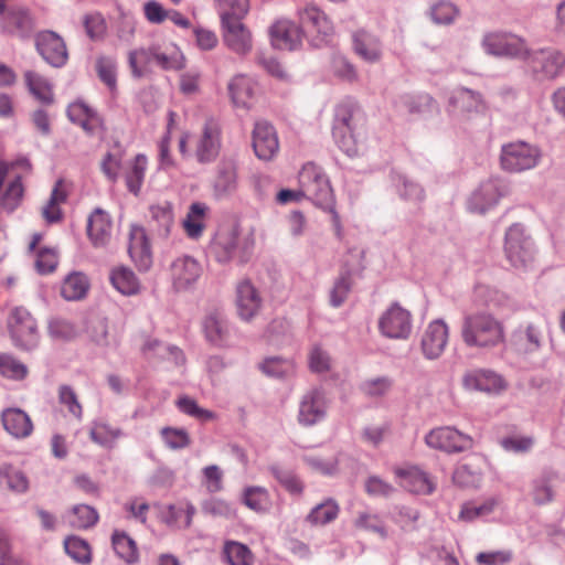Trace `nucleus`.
I'll return each instance as SVG.
<instances>
[{
	"label": "nucleus",
	"mask_w": 565,
	"mask_h": 565,
	"mask_svg": "<svg viewBox=\"0 0 565 565\" xmlns=\"http://www.w3.org/2000/svg\"><path fill=\"white\" fill-rule=\"evenodd\" d=\"M301 195L310 200L315 205L329 211L338 238L342 236L340 216L334 210V195L328 175L319 166L307 162L298 177Z\"/></svg>",
	"instance_id": "f257e3e1"
},
{
	"label": "nucleus",
	"mask_w": 565,
	"mask_h": 565,
	"mask_svg": "<svg viewBox=\"0 0 565 565\" xmlns=\"http://www.w3.org/2000/svg\"><path fill=\"white\" fill-rule=\"evenodd\" d=\"M460 334L467 347L481 350L494 349L505 341L502 321L483 311L466 315L462 319Z\"/></svg>",
	"instance_id": "f03ea898"
},
{
	"label": "nucleus",
	"mask_w": 565,
	"mask_h": 565,
	"mask_svg": "<svg viewBox=\"0 0 565 565\" xmlns=\"http://www.w3.org/2000/svg\"><path fill=\"white\" fill-rule=\"evenodd\" d=\"M299 29L312 47L328 44L334 33L333 24L326 13L313 3H305L297 10Z\"/></svg>",
	"instance_id": "7ed1b4c3"
},
{
	"label": "nucleus",
	"mask_w": 565,
	"mask_h": 565,
	"mask_svg": "<svg viewBox=\"0 0 565 565\" xmlns=\"http://www.w3.org/2000/svg\"><path fill=\"white\" fill-rule=\"evenodd\" d=\"M504 253L510 264L519 270L530 269L535 260V245L525 227L512 224L505 232Z\"/></svg>",
	"instance_id": "20e7f679"
},
{
	"label": "nucleus",
	"mask_w": 565,
	"mask_h": 565,
	"mask_svg": "<svg viewBox=\"0 0 565 565\" xmlns=\"http://www.w3.org/2000/svg\"><path fill=\"white\" fill-rule=\"evenodd\" d=\"M358 116L359 111L352 104L343 103L335 108L332 136L339 148L350 157L355 156L359 151Z\"/></svg>",
	"instance_id": "39448f33"
},
{
	"label": "nucleus",
	"mask_w": 565,
	"mask_h": 565,
	"mask_svg": "<svg viewBox=\"0 0 565 565\" xmlns=\"http://www.w3.org/2000/svg\"><path fill=\"white\" fill-rule=\"evenodd\" d=\"M542 153L539 147L525 141H513L501 147V168L508 172H523L535 168Z\"/></svg>",
	"instance_id": "423d86ee"
},
{
	"label": "nucleus",
	"mask_w": 565,
	"mask_h": 565,
	"mask_svg": "<svg viewBox=\"0 0 565 565\" xmlns=\"http://www.w3.org/2000/svg\"><path fill=\"white\" fill-rule=\"evenodd\" d=\"M481 46L488 55L522 61L527 52L526 41L513 33L489 32L483 35Z\"/></svg>",
	"instance_id": "0eeeda50"
},
{
	"label": "nucleus",
	"mask_w": 565,
	"mask_h": 565,
	"mask_svg": "<svg viewBox=\"0 0 565 565\" xmlns=\"http://www.w3.org/2000/svg\"><path fill=\"white\" fill-rule=\"evenodd\" d=\"M522 62L539 78L552 79L562 73L565 66V56L561 51L552 47L531 50L527 46Z\"/></svg>",
	"instance_id": "6e6552de"
},
{
	"label": "nucleus",
	"mask_w": 565,
	"mask_h": 565,
	"mask_svg": "<svg viewBox=\"0 0 565 565\" xmlns=\"http://www.w3.org/2000/svg\"><path fill=\"white\" fill-rule=\"evenodd\" d=\"M331 399L322 387H311L306 391L300 399L297 414L299 425L311 427L327 418Z\"/></svg>",
	"instance_id": "1a4fd4ad"
},
{
	"label": "nucleus",
	"mask_w": 565,
	"mask_h": 565,
	"mask_svg": "<svg viewBox=\"0 0 565 565\" xmlns=\"http://www.w3.org/2000/svg\"><path fill=\"white\" fill-rule=\"evenodd\" d=\"M13 344L22 350H33L39 343L38 326L31 313L21 307L11 311L9 321Z\"/></svg>",
	"instance_id": "9d476101"
},
{
	"label": "nucleus",
	"mask_w": 565,
	"mask_h": 565,
	"mask_svg": "<svg viewBox=\"0 0 565 565\" xmlns=\"http://www.w3.org/2000/svg\"><path fill=\"white\" fill-rule=\"evenodd\" d=\"M484 102L479 92L457 87L448 97L447 114L456 122L466 120L471 114L483 111Z\"/></svg>",
	"instance_id": "9b49d317"
},
{
	"label": "nucleus",
	"mask_w": 565,
	"mask_h": 565,
	"mask_svg": "<svg viewBox=\"0 0 565 565\" xmlns=\"http://www.w3.org/2000/svg\"><path fill=\"white\" fill-rule=\"evenodd\" d=\"M412 315L397 302L390 306L379 319L381 334L388 339L406 340L412 333Z\"/></svg>",
	"instance_id": "f8f14e48"
},
{
	"label": "nucleus",
	"mask_w": 565,
	"mask_h": 565,
	"mask_svg": "<svg viewBox=\"0 0 565 565\" xmlns=\"http://www.w3.org/2000/svg\"><path fill=\"white\" fill-rule=\"evenodd\" d=\"M461 385L467 392L498 395L507 388L504 379L491 369L475 367L465 371Z\"/></svg>",
	"instance_id": "ddd939ff"
},
{
	"label": "nucleus",
	"mask_w": 565,
	"mask_h": 565,
	"mask_svg": "<svg viewBox=\"0 0 565 565\" xmlns=\"http://www.w3.org/2000/svg\"><path fill=\"white\" fill-rule=\"evenodd\" d=\"M428 447L447 454L462 452L472 448V438L455 427L444 426L431 429L425 437Z\"/></svg>",
	"instance_id": "4468645a"
},
{
	"label": "nucleus",
	"mask_w": 565,
	"mask_h": 565,
	"mask_svg": "<svg viewBox=\"0 0 565 565\" xmlns=\"http://www.w3.org/2000/svg\"><path fill=\"white\" fill-rule=\"evenodd\" d=\"M505 186L498 178H490L480 183L467 201V209L471 213L486 214L492 210L504 194Z\"/></svg>",
	"instance_id": "2eb2a0df"
},
{
	"label": "nucleus",
	"mask_w": 565,
	"mask_h": 565,
	"mask_svg": "<svg viewBox=\"0 0 565 565\" xmlns=\"http://www.w3.org/2000/svg\"><path fill=\"white\" fill-rule=\"evenodd\" d=\"M222 147V128L214 118L205 120L202 132L195 142V158L200 163H211L217 158Z\"/></svg>",
	"instance_id": "dca6fc26"
},
{
	"label": "nucleus",
	"mask_w": 565,
	"mask_h": 565,
	"mask_svg": "<svg viewBox=\"0 0 565 565\" xmlns=\"http://www.w3.org/2000/svg\"><path fill=\"white\" fill-rule=\"evenodd\" d=\"M202 275L201 264L192 256L177 257L170 265L172 286L177 291L190 290Z\"/></svg>",
	"instance_id": "f3484780"
},
{
	"label": "nucleus",
	"mask_w": 565,
	"mask_h": 565,
	"mask_svg": "<svg viewBox=\"0 0 565 565\" xmlns=\"http://www.w3.org/2000/svg\"><path fill=\"white\" fill-rule=\"evenodd\" d=\"M35 46L42 58L53 67L66 64L68 54L63 39L52 31H42L35 38Z\"/></svg>",
	"instance_id": "a211bd4d"
},
{
	"label": "nucleus",
	"mask_w": 565,
	"mask_h": 565,
	"mask_svg": "<svg viewBox=\"0 0 565 565\" xmlns=\"http://www.w3.org/2000/svg\"><path fill=\"white\" fill-rule=\"evenodd\" d=\"M221 26L223 41L227 49L241 56H245L252 51L253 35L242 21L223 22Z\"/></svg>",
	"instance_id": "6ab92c4d"
},
{
	"label": "nucleus",
	"mask_w": 565,
	"mask_h": 565,
	"mask_svg": "<svg viewBox=\"0 0 565 565\" xmlns=\"http://www.w3.org/2000/svg\"><path fill=\"white\" fill-rule=\"evenodd\" d=\"M448 342V326L444 320L437 319L431 321L425 329L420 347L423 354L428 360L438 359Z\"/></svg>",
	"instance_id": "aec40b11"
},
{
	"label": "nucleus",
	"mask_w": 565,
	"mask_h": 565,
	"mask_svg": "<svg viewBox=\"0 0 565 565\" xmlns=\"http://www.w3.org/2000/svg\"><path fill=\"white\" fill-rule=\"evenodd\" d=\"M545 338V323L529 322L519 326L511 334L512 345L520 352L532 353L537 351Z\"/></svg>",
	"instance_id": "412c9836"
},
{
	"label": "nucleus",
	"mask_w": 565,
	"mask_h": 565,
	"mask_svg": "<svg viewBox=\"0 0 565 565\" xmlns=\"http://www.w3.org/2000/svg\"><path fill=\"white\" fill-rule=\"evenodd\" d=\"M253 148L255 154L264 161L275 157L279 149L275 128L268 121L258 120L253 130Z\"/></svg>",
	"instance_id": "4be33fe9"
},
{
	"label": "nucleus",
	"mask_w": 565,
	"mask_h": 565,
	"mask_svg": "<svg viewBox=\"0 0 565 565\" xmlns=\"http://www.w3.org/2000/svg\"><path fill=\"white\" fill-rule=\"evenodd\" d=\"M269 35L273 46L288 51L300 47L305 39L299 26L288 19L276 21L269 29Z\"/></svg>",
	"instance_id": "5701e85b"
},
{
	"label": "nucleus",
	"mask_w": 565,
	"mask_h": 565,
	"mask_svg": "<svg viewBox=\"0 0 565 565\" xmlns=\"http://www.w3.org/2000/svg\"><path fill=\"white\" fill-rule=\"evenodd\" d=\"M66 113L68 119L81 126L89 136L104 134L106 130L102 116L84 102L72 103Z\"/></svg>",
	"instance_id": "b1692460"
},
{
	"label": "nucleus",
	"mask_w": 565,
	"mask_h": 565,
	"mask_svg": "<svg viewBox=\"0 0 565 565\" xmlns=\"http://www.w3.org/2000/svg\"><path fill=\"white\" fill-rule=\"evenodd\" d=\"M128 253L139 270L147 271L151 267L152 252L143 227L131 226Z\"/></svg>",
	"instance_id": "393cba45"
},
{
	"label": "nucleus",
	"mask_w": 565,
	"mask_h": 565,
	"mask_svg": "<svg viewBox=\"0 0 565 565\" xmlns=\"http://www.w3.org/2000/svg\"><path fill=\"white\" fill-rule=\"evenodd\" d=\"M354 53L370 64L379 63L383 56V44L380 38L366 30H359L352 34Z\"/></svg>",
	"instance_id": "a878e982"
},
{
	"label": "nucleus",
	"mask_w": 565,
	"mask_h": 565,
	"mask_svg": "<svg viewBox=\"0 0 565 565\" xmlns=\"http://www.w3.org/2000/svg\"><path fill=\"white\" fill-rule=\"evenodd\" d=\"M263 299L249 280H243L236 288L237 313L245 321L252 320L260 310Z\"/></svg>",
	"instance_id": "bb28decb"
},
{
	"label": "nucleus",
	"mask_w": 565,
	"mask_h": 565,
	"mask_svg": "<svg viewBox=\"0 0 565 565\" xmlns=\"http://www.w3.org/2000/svg\"><path fill=\"white\" fill-rule=\"evenodd\" d=\"M203 330L206 340L218 348L228 347L231 343L232 326L221 312L209 313L203 321Z\"/></svg>",
	"instance_id": "cd10ccee"
},
{
	"label": "nucleus",
	"mask_w": 565,
	"mask_h": 565,
	"mask_svg": "<svg viewBox=\"0 0 565 565\" xmlns=\"http://www.w3.org/2000/svg\"><path fill=\"white\" fill-rule=\"evenodd\" d=\"M113 222L110 215L96 207L87 220V235L95 247L106 246L111 237Z\"/></svg>",
	"instance_id": "c85d7f7f"
},
{
	"label": "nucleus",
	"mask_w": 565,
	"mask_h": 565,
	"mask_svg": "<svg viewBox=\"0 0 565 565\" xmlns=\"http://www.w3.org/2000/svg\"><path fill=\"white\" fill-rule=\"evenodd\" d=\"M395 475L401 486L416 494H430L435 490V483L429 476L416 467L396 468Z\"/></svg>",
	"instance_id": "c756f323"
},
{
	"label": "nucleus",
	"mask_w": 565,
	"mask_h": 565,
	"mask_svg": "<svg viewBox=\"0 0 565 565\" xmlns=\"http://www.w3.org/2000/svg\"><path fill=\"white\" fill-rule=\"evenodd\" d=\"M212 186L216 199L227 198L235 192L237 188V171L233 161H221L217 164Z\"/></svg>",
	"instance_id": "7c9ffc66"
},
{
	"label": "nucleus",
	"mask_w": 565,
	"mask_h": 565,
	"mask_svg": "<svg viewBox=\"0 0 565 565\" xmlns=\"http://www.w3.org/2000/svg\"><path fill=\"white\" fill-rule=\"evenodd\" d=\"M3 428L12 437L22 439L33 431V424L29 415L20 408H7L1 414Z\"/></svg>",
	"instance_id": "2f4dec72"
},
{
	"label": "nucleus",
	"mask_w": 565,
	"mask_h": 565,
	"mask_svg": "<svg viewBox=\"0 0 565 565\" xmlns=\"http://www.w3.org/2000/svg\"><path fill=\"white\" fill-rule=\"evenodd\" d=\"M150 227L158 237L167 239L171 236L174 227V215L172 204L169 202L150 206Z\"/></svg>",
	"instance_id": "473e14b6"
},
{
	"label": "nucleus",
	"mask_w": 565,
	"mask_h": 565,
	"mask_svg": "<svg viewBox=\"0 0 565 565\" xmlns=\"http://www.w3.org/2000/svg\"><path fill=\"white\" fill-rule=\"evenodd\" d=\"M237 241L234 228L218 231L210 245V253L218 263H227L235 254Z\"/></svg>",
	"instance_id": "72a5a7b5"
},
{
	"label": "nucleus",
	"mask_w": 565,
	"mask_h": 565,
	"mask_svg": "<svg viewBox=\"0 0 565 565\" xmlns=\"http://www.w3.org/2000/svg\"><path fill=\"white\" fill-rule=\"evenodd\" d=\"M8 179L7 185L0 190V209L7 213H13L23 201V174L14 173Z\"/></svg>",
	"instance_id": "f704fd0d"
},
{
	"label": "nucleus",
	"mask_w": 565,
	"mask_h": 565,
	"mask_svg": "<svg viewBox=\"0 0 565 565\" xmlns=\"http://www.w3.org/2000/svg\"><path fill=\"white\" fill-rule=\"evenodd\" d=\"M394 105L398 111L423 115L435 108V100L425 93L402 94L395 98Z\"/></svg>",
	"instance_id": "c9c22d12"
},
{
	"label": "nucleus",
	"mask_w": 565,
	"mask_h": 565,
	"mask_svg": "<svg viewBox=\"0 0 565 565\" xmlns=\"http://www.w3.org/2000/svg\"><path fill=\"white\" fill-rule=\"evenodd\" d=\"M391 182L396 193L405 202L417 205L424 201L425 191L422 185L408 179L405 174L392 171Z\"/></svg>",
	"instance_id": "e433bc0d"
},
{
	"label": "nucleus",
	"mask_w": 565,
	"mask_h": 565,
	"mask_svg": "<svg viewBox=\"0 0 565 565\" xmlns=\"http://www.w3.org/2000/svg\"><path fill=\"white\" fill-rule=\"evenodd\" d=\"M35 25L33 17L24 8L11 9L3 20V28L12 34L21 38L30 35Z\"/></svg>",
	"instance_id": "4c0bfd02"
},
{
	"label": "nucleus",
	"mask_w": 565,
	"mask_h": 565,
	"mask_svg": "<svg viewBox=\"0 0 565 565\" xmlns=\"http://www.w3.org/2000/svg\"><path fill=\"white\" fill-rule=\"evenodd\" d=\"M207 206L201 202H194L190 205L185 218L182 221V226L191 239H198L202 236L205 228V215Z\"/></svg>",
	"instance_id": "58836bf2"
},
{
	"label": "nucleus",
	"mask_w": 565,
	"mask_h": 565,
	"mask_svg": "<svg viewBox=\"0 0 565 565\" xmlns=\"http://www.w3.org/2000/svg\"><path fill=\"white\" fill-rule=\"evenodd\" d=\"M156 44L149 47H139L128 53V65L132 77L141 78L146 76L152 63H154Z\"/></svg>",
	"instance_id": "ea45409f"
},
{
	"label": "nucleus",
	"mask_w": 565,
	"mask_h": 565,
	"mask_svg": "<svg viewBox=\"0 0 565 565\" xmlns=\"http://www.w3.org/2000/svg\"><path fill=\"white\" fill-rule=\"evenodd\" d=\"M110 282L116 290L125 296H134L140 291L139 279L130 268L125 266L111 270Z\"/></svg>",
	"instance_id": "a19ab883"
},
{
	"label": "nucleus",
	"mask_w": 565,
	"mask_h": 565,
	"mask_svg": "<svg viewBox=\"0 0 565 565\" xmlns=\"http://www.w3.org/2000/svg\"><path fill=\"white\" fill-rule=\"evenodd\" d=\"M0 486H6L11 492L22 494L29 490L30 482L22 470L3 462L0 463Z\"/></svg>",
	"instance_id": "79ce46f5"
},
{
	"label": "nucleus",
	"mask_w": 565,
	"mask_h": 565,
	"mask_svg": "<svg viewBox=\"0 0 565 565\" xmlns=\"http://www.w3.org/2000/svg\"><path fill=\"white\" fill-rule=\"evenodd\" d=\"M24 78L29 92L35 99L44 105H51L54 102L52 84L45 77L33 71H26Z\"/></svg>",
	"instance_id": "37998d69"
},
{
	"label": "nucleus",
	"mask_w": 565,
	"mask_h": 565,
	"mask_svg": "<svg viewBox=\"0 0 565 565\" xmlns=\"http://www.w3.org/2000/svg\"><path fill=\"white\" fill-rule=\"evenodd\" d=\"M228 94L236 107H248V100L253 94L252 79L244 74L234 76L228 83Z\"/></svg>",
	"instance_id": "c03bdc74"
},
{
	"label": "nucleus",
	"mask_w": 565,
	"mask_h": 565,
	"mask_svg": "<svg viewBox=\"0 0 565 565\" xmlns=\"http://www.w3.org/2000/svg\"><path fill=\"white\" fill-rule=\"evenodd\" d=\"M142 352L148 359H171L177 364L183 362L182 351L178 347L163 343L157 339H148L142 347Z\"/></svg>",
	"instance_id": "a18cd8bd"
},
{
	"label": "nucleus",
	"mask_w": 565,
	"mask_h": 565,
	"mask_svg": "<svg viewBox=\"0 0 565 565\" xmlns=\"http://www.w3.org/2000/svg\"><path fill=\"white\" fill-rule=\"evenodd\" d=\"M111 544L115 553L128 564L138 561L136 542L124 531L115 530L111 535Z\"/></svg>",
	"instance_id": "49530a36"
},
{
	"label": "nucleus",
	"mask_w": 565,
	"mask_h": 565,
	"mask_svg": "<svg viewBox=\"0 0 565 565\" xmlns=\"http://www.w3.org/2000/svg\"><path fill=\"white\" fill-rule=\"evenodd\" d=\"M89 284L87 277L82 273H72L61 286V295L64 299L79 300L87 294Z\"/></svg>",
	"instance_id": "de8ad7c7"
},
{
	"label": "nucleus",
	"mask_w": 565,
	"mask_h": 565,
	"mask_svg": "<svg viewBox=\"0 0 565 565\" xmlns=\"http://www.w3.org/2000/svg\"><path fill=\"white\" fill-rule=\"evenodd\" d=\"M148 160L145 154H137L126 172L125 180L130 193L138 195L146 175Z\"/></svg>",
	"instance_id": "09e8293b"
},
{
	"label": "nucleus",
	"mask_w": 565,
	"mask_h": 565,
	"mask_svg": "<svg viewBox=\"0 0 565 565\" xmlns=\"http://www.w3.org/2000/svg\"><path fill=\"white\" fill-rule=\"evenodd\" d=\"M221 23L243 21L249 10L248 0H215Z\"/></svg>",
	"instance_id": "8fccbe9b"
},
{
	"label": "nucleus",
	"mask_w": 565,
	"mask_h": 565,
	"mask_svg": "<svg viewBox=\"0 0 565 565\" xmlns=\"http://www.w3.org/2000/svg\"><path fill=\"white\" fill-rule=\"evenodd\" d=\"M68 524L78 530H85L94 526L98 521L97 511L87 504H76L67 513Z\"/></svg>",
	"instance_id": "3c124183"
},
{
	"label": "nucleus",
	"mask_w": 565,
	"mask_h": 565,
	"mask_svg": "<svg viewBox=\"0 0 565 565\" xmlns=\"http://www.w3.org/2000/svg\"><path fill=\"white\" fill-rule=\"evenodd\" d=\"M340 508L338 503L329 498L311 509L306 521L311 525H326L338 518Z\"/></svg>",
	"instance_id": "603ef678"
},
{
	"label": "nucleus",
	"mask_w": 565,
	"mask_h": 565,
	"mask_svg": "<svg viewBox=\"0 0 565 565\" xmlns=\"http://www.w3.org/2000/svg\"><path fill=\"white\" fill-rule=\"evenodd\" d=\"M154 64L163 70H179L183 66V55L173 44H167L163 47L156 44Z\"/></svg>",
	"instance_id": "864d4df0"
},
{
	"label": "nucleus",
	"mask_w": 565,
	"mask_h": 565,
	"mask_svg": "<svg viewBox=\"0 0 565 565\" xmlns=\"http://www.w3.org/2000/svg\"><path fill=\"white\" fill-rule=\"evenodd\" d=\"M223 555L228 565H253L254 555L247 545L226 541L223 547Z\"/></svg>",
	"instance_id": "5fc2aeb1"
},
{
	"label": "nucleus",
	"mask_w": 565,
	"mask_h": 565,
	"mask_svg": "<svg viewBox=\"0 0 565 565\" xmlns=\"http://www.w3.org/2000/svg\"><path fill=\"white\" fill-rule=\"evenodd\" d=\"M532 501L535 504L542 505L551 502L554 497L552 486V476L550 473H542L531 482V490L529 492Z\"/></svg>",
	"instance_id": "6e6d98bb"
},
{
	"label": "nucleus",
	"mask_w": 565,
	"mask_h": 565,
	"mask_svg": "<svg viewBox=\"0 0 565 565\" xmlns=\"http://www.w3.org/2000/svg\"><path fill=\"white\" fill-rule=\"evenodd\" d=\"M269 471L290 494L300 495L303 492V482L294 470L273 465Z\"/></svg>",
	"instance_id": "4d7b16f0"
},
{
	"label": "nucleus",
	"mask_w": 565,
	"mask_h": 565,
	"mask_svg": "<svg viewBox=\"0 0 565 565\" xmlns=\"http://www.w3.org/2000/svg\"><path fill=\"white\" fill-rule=\"evenodd\" d=\"M498 502L497 498H489L481 503L467 502L461 507L459 519L472 522L477 519L486 518L494 511Z\"/></svg>",
	"instance_id": "13d9d810"
},
{
	"label": "nucleus",
	"mask_w": 565,
	"mask_h": 565,
	"mask_svg": "<svg viewBox=\"0 0 565 565\" xmlns=\"http://www.w3.org/2000/svg\"><path fill=\"white\" fill-rule=\"evenodd\" d=\"M66 554L78 564L87 565L92 562V551L89 544L78 537L68 536L64 541Z\"/></svg>",
	"instance_id": "bf43d9fd"
},
{
	"label": "nucleus",
	"mask_w": 565,
	"mask_h": 565,
	"mask_svg": "<svg viewBox=\"0 0 565 565\" xmlns=\"http://www.w3.org/2000/svg\"><path fill=\"white\" fill-rule=\"evenodd\" d=\"M352 287V275L350 269L341 270L339 277L330 290V305L333 308L341 307L347 300Z\"/></svg>",
	"instance_id": "052dcab7"
},
{
	"label": "nucleus",
	"mask_w": 565,
	"mask_h": 565,
	"mask_svg": "<svg viewBox=\"0 0 565 565\" xmlns=\"http://www.w3.org/2000/svg\"><path fill=\"white\" fill-rule=\"evenodd\" d=\"M47 332L54 340L70 341L77 335V328L63 317H51L47 321Z\"/></svg>",
	"instance_id": "680f3d73"
},
{
	"label": "nucleus",
	"mask_w": 565,
	"mask_h": 565,
	"mask_svg": "<svg viewBox=\"0 0 565 565\" xmlns=\"http://www.w3.org/2000/svg\"><path fill=\"white\" fill-rule=\"evenodd\" d=\"M96 73L100 82L113 93L117 88V63L113 57L100 56L96 60Z\"/></svg>",
	"instance_id": "e2e57ef3"
},
{
	"label": "nucleus",
	"mask_w": 565,
	"mask_h": 565,
	"mask_svg": "<svg viewBox=\"0 0 565 565\" xmlns=\"http://www.w3.org/2000/svg\"><path fill=\"white\" fill-rule=\"evenodd\" d=\"M195 508L192 503L171 504L167 512V522L180 527H189L192 523Z\"/></svg>",
	"instance_id": "0e129e2a"
},
{
	"label": "nucleus",
	"mask_w": 565,
	"mask_h": 565,
	"mask_svg": "<svg viewBox=\"0 0 565 565\" xmlns=\"http://www.w3.org/2000/svg\"><path fill=\"white\" fill-rule=\"evenodd\" d=\"M243 502L255 512H265L270 504L269 493L263 487H247L243 493Z\"/></svg>",
	"instance_id": "69168bd1"
},
{
	"label": "nucleus",
	"mask_w": 565,
	"mask_h": 565,
	"mask_svg": "<svg viewBox=\"0 0 565 565\" xmlns=\"http://www.w3.org/2000/svg\"><path fill=\"white\" fill-rule=\"evenodd\" d=\"M354 524L359 529L376 533L383 540L388 536L383 519L376 513L360 512Z\"/></svg>",
	"instance_id": "338daca9"
},
{
	"label": "nucleus",
	"mask_w": 565,
	"mask_h": 565,
	"mask_svg": "<svg viewBox=\"0 0 565 565\" xmlns=\"http://www.w3.org/2000/svg\"><path fill=\"white\" fill-rule=\"evenodd\" d=\"M89 435L94 443L103 447H109L121 435V431L106 423L96 422L93 424Z\"/></svg>",
	"instance_id": "774afa93"
}]
</instances>
